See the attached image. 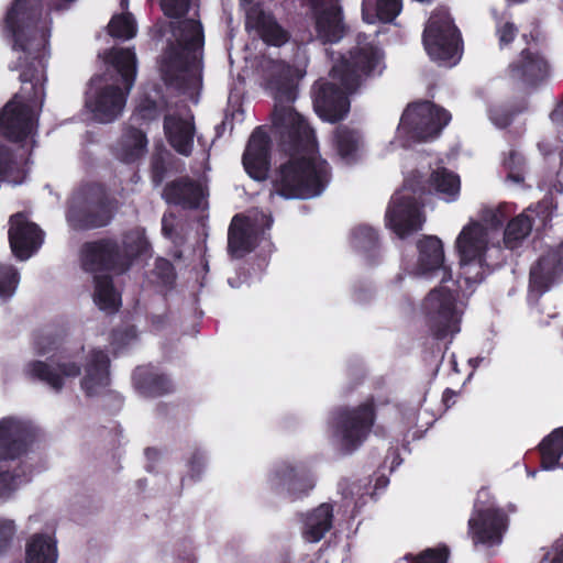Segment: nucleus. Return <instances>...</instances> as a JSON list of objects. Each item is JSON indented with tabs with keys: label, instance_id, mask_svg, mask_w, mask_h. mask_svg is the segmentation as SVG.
I'll list each match as a JSON object with an SVG mask.
<instances>
[{
	"label": "nucleus",
	"instance_id": "1",
	"mask_svg": "<svg viewBox=\"0 0 563 563\" xmlns=\"http://www.w3.org/2000/svg\"><path fill=\"white\" fill-rule=\"evenodd\" d=\"M273 125L279 131L280 144L290 158L275 172L274 191L285 199H311L328 187L330 164L318 153L314 131L290 106H276Z\"/></svg>",
	"mask_w": 563,
	"mask_h": 563
},
{
	"label": "nucleus",
	"instance_id": "2",
	"mask_svg": "<svg viewBox=\"0 0 563 563\" xmlns=\"http://www.w3.org/2000/svg\"><path fill=\"white\" fill-rule=\"evenodd\" d=\"M42 0H14L5 15V26L11 32L14 48L25 53L31 59L20 73L22 84L31 85L29 100L43 102L42 85L44 65L43 57L48 44L49 30L42 21Z\"/></svg>",
	"mask_w": 563,
	"mask_h": 563
},
{
	"label": "nucleus",
	"instance_id": "3",
	"mask_svg": "<svg viewBox=\"0 0 563 563\" xmlns=\"http://www.w3.org/2000/svg\"><path fill=\"white\" fill-rule=\"evenodd\" d=\"M378 62V51L372 45L355 47L347 56H342L333 65L331 76L343 88L330 81H317L314 85L313 107L319 118L330 123L343 120L350 111L349 95L372 75Z\"/></svg>",
	"mask_w": 563,
	"mask_h": 563
},
{
	"label": "nucleus",
	"instance_id": "4",
	"mask_svg": "<svg viewBox=\"0 0 563 563\" xmlns=\"http://www.w3.org/2000/svg\"><path fill=\"white\" fill-rule=\"evenodd\" d=\"M118 211V200L100 181L82 183L71 195L66 220L75 231H90L108 227Z\"/></svg>",
	"mask_w": 563,
	"mask_h": 563
},
{
	"label": "nucleus",
	"instance_id": "5",
	"mask_svg": "<svg viewBox=\"0 0 563 563\" xmlns=\"http://www.w3.org/2000/svg\"><path fill=\"white\" fill-rule=\"evenodd\" d=\"M377 419L374 397L357 406H339L329 416L331 438L342 455L356 452L368 439Z\"/></svg>",
	"mask_w": 563,
	"mask_h": 563
},
{
	"label": "nucleus",
	"instance_id": "6",
	"mask_svg": "<svg viewBox=\"0 0 563 563\" xmlns=\"http://www.w3.org/2000/svg\"><path fill=\"white\" fill-rule=\"evenodd\" d=\"M110 63L119 74L123 88L107 85L86 100L87 108L101 123L113 122L122 113L136 77V55L132 48L113 51Z\"/></svg>",
	"mask_w": 563,
	"mask_h": 563
},
{
	"label": "nucleus",
	"instance_id": "7",
	"mask_svg": "<svg viewBox=\"0 0 563 563\" xmlns=\"http://www.w3.org/2000/svg\"><path fill=\"white\" fill-rule=\"evenodd\" d=\"M426 194L422 176L417 172L405 180L404 188L397 191L387 207L385 221L398 238L408 235L422 229L424 218L416 195Z\"/></svg>",
	"mask_w": 563,
	"mask_h": 563
},
{
	"label": "nucleus",
	"instance_id": "8",
	"mask_svg": "<svg viewBox=\"0 0 563 563\" xmlns=\"http://www.w3.org/2000/svg\"><path fill=\"white\" fill-rule=\"evenodd\" d=\"M457 290L445 286L432 289L422 302L426 325L437 341L460 332L461 313L457 310Z\"/></svg>",
	"mask_w": 563,
	"mask_h": 563
},
{
	"label": "nucleus",
	"instance_id": "9",
	"mask_svg": "<svg viewBox=\"0 0 563 563\" xmlns=\"http://www.w3.org/2000/svg\"><path fill=\"white\" fill-rule=\"evenodd\" d=\"M36 438L35 428L14 417L0 419V461L15 460L27 452ZM16 475L0 470V495L15 489Z\"/></svg>",
	"mask_w": 563,
	"mask_h": 563
},
{
	"label": "nucleus",
	"instance_id": "10",
	"mask_svg": "<svg viewBox=\"0 0 563 563\" xmlns=\"http://www.w3.org/2000/svg\"><path fill=\"white\" fill-rule=\"evenodd\" d=\"M422 43L432 60L451 62L462 49V35L448 11L435 10L422 33Z\"/></svg>",
	"mask_w": 563,
	"mask_h": 563
},
{
	"label": "nucleus",
	"instance_id": "11",
	"mask_svg": "<svg viewBox=\"0 0 563 563\" xmlns=\"http://www.w3.org/2000/svg\"><path fill=\"white\" fill-rule=\"evenodd\" d=\"M450 120L448 110L426 100L408 104L399 128L412 140L423 142L437 137Z\"/></svg>",
	"mask_w": 563,
	"mask_h": 563
},
{
	"label": "nucleus",
	"instance_id": "12",
	"mask_svg": "<svg viewBox=\"0 0 563 563\" xmlns=\"http://www.w3.org/2000/svg\"><path fill=\"white\" fill-rule=\"evenodd\" d=\"M23 372L29 379L44 383L59 393L64 388L65 378H76L81 374V364L60 352L46 361H30Z\"/></svg>",
	"mask_w": 563,
	"mask_h": 563
},
{
	"label": "nucleus",
	"instance_id": "13",
	"mask_svg": "<svg viewBox=\"0 0 563 563\" xmlns=\"http://www.w3.org/2000/svg\"><path fill=\"white\" fill-rule=\"evenodd\" d=\"M119 241L115 238H100L85 242L80 249L81 267L87 273L98 274L106 272L125 273L123 271Z\"/></svg>",
	"mask_w": 563,
	"mask_h": 563
},
{
	"label": "nucleus",
	"instance_id": "14",
	"mask_svg": "<svg viewBox=\"0 0 563 563\" xmlns=\"http://www.w3.org/2000/svg\"><path fill=\"white\" fill-rule=\"evenodd\" d=\"M269 484L277 494H286L290 501L302 498L314 487V481L309 468L300 464L283 461L275 465Z\"/></svg>",
	"mask_w": 563,
	"mask_h": 563
},
{
	"label": "nucleus",
	"instance_id": "15",
	"mask_svg": "<svg viewBox=\"0 0 563 563\" xmlns=\"http://www.w3.org/2000/svg\"><path fill=\"white\" fill-rule=\"evenodd\" d=\"M456 249L464 275L470 274L473 264L483 268L487 250V235L483 227L476 222L464 227L456 239ZM483 278V273L477 272L473 277L466 276L465 280L466 283H479Z\"/></svg>",
	"mask_w": 563,
	"mask_h": 563
},
{
	"label": "nucleus",
	"instance_id": "16",
	"mask_svg": "<svg viewBox=\"0 0 563 563\" xmlns=\"http://www.w3.org/2000/svg\"><path fill=\"white\" fill-rule=\"evenodd\" d=\"M510 80L522 88H537L550 75V65L539 52L523 48L507 67Z\"/></svg>",
	"mask_w": 563,
	"mask_h": 563
},
{
	"label": "nucleus",
	"instance_id": "17",
	"mask_svg": "<svg viewBox=\"0 0 563 563\" xmlns=\"http://www.w3.org/2000/svg\"><path fill=\"white\" fill-rule=\"evenodd\" d=\"M9 243L13 255L25 261L35 253L43 243V231L37 224L29 221L23 212H16L9 220Z\"/></svg>",
	"mask_w": 563,
	"mask_h": 563
},
{
	"label": "nucleus",
	"instance_id": "18",
	"mask_svg": "<svg viewBox=\"0 0 563 563\" xmlns=\"http://www.w3.org/2000/svg\"><path fill=\"white\" fill-rule=\"evenodd\" d=\"M271 158V136L264 126H256L242 156L244 169L254 180L263 181L268 176Z\"/></svg>",
	"mask_w": 563,
	"mask_h": 563
},
{
	"label": "nucleus",
	"instance_id": "19",
	"mask_svg": "<svg viewBox=\"0 0 563 563\" xmlns=\"http://www.w3.org/2000/svg\"><path fill=\"white\" fill-rule=\"evenodd\" d=\"M508 517L504 510L484 508L475 512L468 520V529L475 544H499L507 529Z\"/></svg>",
	"mask_w": 563,
	"mask_h": 563
},
{
	"label": "nucleus",
	"instance_id": "20",
	"mask_svg": "<svg viewBox=\"0 0 563 563\" xmlns=\"http://www.w3.org/2000/svg\"><path fill=\"white\" fill-rule=\"evenodd\" d=\"M33 129L31 108L22 102L9 101L0 111V136L10 142L25 141Z\"/></svg>",
	"mask_w": 563,
	"mask_h": 563
},
{
	"label": "nucleus",
	"instance_id": "21",
	"mask_svg": "<svg viewBox=\"0 0 563 563\" xmlns=\"http://www.w3.org/2000/svg\"><path fill=\"white\" fill-rule=\"evenodd\" d=\"M260 230L246 216L235 214L228 230V252L233 258H243L258 245Z\"/></svg>",
	"mask_w": 563,
	"mask_h": 563
},
{
	"label": "nucleus",
	"instance_id": "22",
	"mask_svg": "<svg viewBox=\"0 0 563 563\" xmlns=\"http://www.w3.org/2000/svg\"><path fill=\"white\" fill-rule=\"evenodd\" d=\"M563 273V250H550L530 268L529 287L540 295L544 294Z\"/></svg>",
	"mask_w": 563,
	"mask_h": 563
},
{
	"label": "nucleus",
	"instance_id": "23",
	"mask_svg": "<svg viewBox=\"0 0 563 563\" xmlns=\"http://www.w3.org/2000/svg\"><path fill=\"white\" fill-rule=\"evenodd\" d=\"M163 130L170 147L183 156H190L194 151L196 126L194 118L186 119L177 113L164 115Z\"/></svg>",
	"mask_w": 563,
	"mask_h": 563
},
{
	"label": "nucleus",
	"instance_id": "24",
	"mask_svg": "<svg viewBox=\"0 0 563 563\" xmlns=\"http://www.w3.org/2000/svg\"><path fill=\"white\" fill-rule=\"evenodd\" d=\"M132 382L134 388L148 398H158L175 391L172 378L152 364L137 366L133 371Z\"/></svg>",
	"mask_w": 563,
	"mask_h": 563
},
{
	"label": "nucleus",
	"instance_id": "25",
	"mask_svg": "<svg viewBox=\"0 0 563 563\" xmlns=\"http://www.w3.org/2000/svg\"><path fill=\"white\" fill-rule=\"evenodd\" d=\"M111 361L107 352L92 349L85 364V375L80 380V387L87 397L97 396L99 389L110 385Z\"/></svg>",
	"mask_w": 563,
	"mask_h": 563
},
{
	"label": "nucleus",
	"instance_id": "26",
	"mask_svg": "<svg viewBox=\"0 0 563 563\" xmlns=\"http://www.w3.org/2000/svg\"><path fill=\"white\" fill-rule=\"evenodd\" d=\"M162 197L168 205L179 206L184 209H197L203 198V191L196 180L183 176L167 183Z\"/></svg>",
	"mask_w": 563,
	"mask_h": 563
},
{
	"label": "nucleus",
	"instance_id": "27",
	"mask_svg": "<svg viewBox=\"0 0 563 563\" xmlns=\"http://www.w3.org/2000/svg\"><path fill=\"white\" fill-rule=\"evenodd\" d=\"M198 62L197 53L183 49L178 45L169 44L165 51L162 65L163 78L167 84L183 87L185 74Z\"/></svg>",
	"mask_w": 563,
	"mask_h": 563
},
{
	"label": "nucleus",
	"instance_id": "28",
	"mask_svg": "<svg viewBox=\"0 0 563 563\" xmlns=\"http://www.w3.org/2000/svg\"><path fill=\"white\" fill-rule=\"evenodd\" d=\"M419 252L418 266L423 273L438 269L443 272L441 283L452 278L451 269L444 265V250L442 241L435 235H426L417 242Z\"/></svg>",
	"mask_w": 563,
	"mask_h": 563
},
{
	"label": "nucleus",
	"instance_id": "29",
	"mask_svg": "<svg viewBox=\"0 0 563 563\" xmlns=\"http://www.w3.org/2000/svg\"><path fill=\"white\" fill-rule=\"evenodd\" d=\"M312 18L317 34L322 42L336 43L344 36L343 11L338 2L330 3Z\"/></svg>",
	"mask_w": 563,
	"mask_h": 563
},
{
	"label": "nucleus",
	"instance_id": "30",
	"mask_svg": "<svg viewBox=\"0 0 563 563\" xmlns=\"http://www.w3.org/2000/svg\"><path fill=\"white\" fill-rule=\"evenodd\" d=\"M92 299L95 305L108 314H114L120 310L122 306V297L117 290L111 275H93Z\"/></svg>",
	"mask_w": 563,
	"mask_h": 563
},
{
	"label": "nucleus",
	"instance_id": "31",
	"mask_svg": "<svg viewBox=\"0 0 563 563\" xmlns=\"http://www.w3.org/2000/svg\"><path fill=\"white\" fill-rule=\"evenodd\" d=\"M333 526V506L323 503L310 511L305 521L302 536L309 542H319Z\"/></svg>",
	"mask_w": 563,
	"mask_h": 563
},
{
	"label": "nucleus",
	"instance_id": "32",
	"mask_svg": "<svg viewBox=\"0 0 563 563\" xmlns=\"http://www.w3.org/2000/svg\"><path fill=\"white\" fill-rule=\"evenodd\" d=\"M363 144V137L357 129L339 124L332 135V145L336 154L346 163H354Z\"/></svg>",
	"mask_w": 563,
	"mask_h": 563
},
{
	"label": "nucleus",
	"instance_id": "33",
	"mask_svg": "<svg viewBox=\"0 0 563 563\" xmlns=\"http://www.w3.org/2000/svg\"><path fill=\"white\" fill-rule=\"evenodd\" d=\"M170 29L177 45L188 52L201 51L205 43L203 29L200 21L184 19L170 23Z\"/></svg>",
	"mask_w": 563,
	"mask_h": 563
},
{
	"label": "nucleus",
	"instance_id": "34",
	"mask_svg": "<svg viewBox=\"0 0 563 563\" xmlns=\"http://www.w3.org/2000/svg\"><path fill=\"white\" fill-rule=\"evenodd\" d=\"M247 18L254 22V26L266 44L280 46L288 41V32L276 21L274 15L267 14L263 10H251Z\"/></svg>",
	"mask_w": 563,
	"mask_h": 563
},
{
	"label": "nucleus",
	"instance_id": "35",
	"mask_svg": "<svg viewBox=\"0 0 563 563\" xmlns=\"http://www.w3.org/2000/svg\"><path fill=\"white\" fill-rule=\"evenodd\" d=\"M147 144L145 132L135 126H129L121 136L118 157L126 164L135 163L145 154Z\"/></svg>",
	"mask_w": 563,
	"mask_h": 563
},
{
	"label": "nucleus",
	"instance_id": "36",
	"mask_svg": "<svg viewBox=\"0 0 563 563\" xmlns=\"http://www.w3.org/2000/svg\"><path fill=\"white\" fill-rule=\"evenodd\" d=\"M56 541L47 534L35 533L26 543L25 563H56Z\"/></svg>",
	"mask_w": 563,
	"mask_h": 563
},
{
	"label": "nucleus",
	"instance_id": "37",
	"mask_svg": "<svg viewBox=\"0 0 563 563\" xmlns=\"http://www.w3.org/2000/svg\"><path fill=\"white\" fill-rule=\"evenodd\" d=\"M540 464L543 470L550 471L558 466L563 468V427L554 429L539 444Z\"/></svg>",
	"mask_w": 563,
	"mask_h": 563
},
{
	"label": "nucleus",
	"instance_id": "38",
	"mask_svg": "<svg viewBox=\"0 0 563 563\" xmlns=\"http://www.w3.org/2000/svg\"><path fill=\"white\" fill-rule=\"evenodd\" d=\"M534 219L527 211L508 220L504 229V245L508 250H516L532 231Z\"/></svg>",
	"mask_w": 563,
	"mask_h": 563
},
{
	"label": "nucleus",
	"instance_id": "39",
	"mask_svg": "<svg viewBox=\"0 0 563 563\" xmlns=\"http://www.w3.org/2000/svg\"><path fill=\"white\" fill-rule=\"evenodd\" d=\"M151 250V244L146 236L139 231H130L123 234L122 243L119 242V253L122 258L123 271H129L133 262L146 255Z\"/></svg>",
	"mask_w": 563,
	"mask_h": 563
},
{
	"label": "nucleus",
	"instance_id": "40",
	"mask_svg": "<svg viewBox=\"0 0 563 563\" xmlns=\"http://www.w3.org/2000/svg\"><path fill=\"white\" fill-rule=\"evenodd\" d=\"M433 189L444 196L449 202L455 201L460 195L461 180L457 174L445 167H440L430 174L428 179Z\"/></svg>",
	"mask_w": 563,
	"mask_h": 563
},
{
	"label": "nucleus",
	"instance_id": "41",
	"mask_svg": "<svg viewBox=\"0 0 563 563\" xmlns=\"http://www.w3.org/2000/svg\"><path fill=\"white\" fill-rule=\"evenodd\" d=\"M275 99L279 103H292L298 95V85L290 67L283 68L273 76Z\"/></svg>",
	"mask_w": 563,
	"mask_h": 563
},
{
	"label": "nucleus",
	"instance_id": "42",
	"mask_svg": "<svg viewBox=\"0 0 563 563\" xmlns=\"http://www.w3.org/2000/svg\"><path fill=\"white\" fill-rule=\"evenodd\" d=\"M0 178L13 184H21L25 178V172L16 162L13 151L1 142Z\"/></svg>",
	"mask_w": 563,
	"mask_h": 563
},
{
	"label": "nucleus",
	"instance_id": "43",
	"mask_svg": "<svg viewBox=\"0 0 563 563\" xmlns=\"http://www.w3.org/2000/svg\"><path fill=\"white\" fill-rule=\"evenodd\" d=\"M351 244L358 252L374 255L379 246L378 232L372 227L358 225L352 231Z\"/></svg>",
	"mask_w": 563,
	"mask_h": 563
},
{
	"label": "nucleus",
	"instance_id": "44",
	"mask_svg": "<svg viewBox=\"0 0 563 563\" xmlns=\"http://www.w3.org/2000/svg\"><path fill=\"white\" fill-rule=\"evenodd\" d=\"M136 31V22L131 12L114 14L108 24V33L114 38L131 40Z\"/></svg>",
	"mask_w": 563,
	"mask_h": 563
},
{
	"label": "nucleus",
	"instance_id": "45",
	"mask_svg": "<svg viewBox=\"0 0 563 563\" xmlns=\"http://www.w3.org/2000/svg\"><path fill=\"white\" fill-rule=\"evenodd\" d=\"M168 104L165 99L157 101L150 96H144L137 103L133 118L141 122H152L157 120L164 111H167Z\"/></svg>",
	"mask_w": 563,
	"mask_h": 563
},
{
	"label": "nucleus",
	"instance_id": "46",
	"mask_svg": "<svg viewBox=\"0 0 563 563\" xmlns=\"http://www.w3.org/2000/svg\"><path fill=\"white\" fill-rule=\"evenodd\" d=\"M514 207L509 203H500L496 208H485L481 212V220L492 229L498 230L504 227L509 217L514 213Z\"/></svg>",
	"mask_w": 563,
	"mask_h": 563
},
{
	"label": "nucleus",
	"instance_id": "47",
	"mask_svg": "<svg viewBox=\"0 0 563 563\" xmlns=\"http://www.w3.org/2000/svg\"><path fill=\"white\" fill-rule=\"evenodd\" d=\"M504 167L507 170V178L516 184L525 180L527 161L522 153L512 148L504 158Z\"/></svg>",
	"mask_w": 563,
	"mask_h": 563
},
{
	"label": "nucleus",
	"instance_id": "48",
	"mask_svg": "<svg viewBox=\"0 0 563 563\" xmlns=\"http://www.w3.org/2000/svg\"><path fill=\"white\" fill-rule=\"evenodd\" d=\"M153 276L157 285L162 286L166 290H170L175 287L176 284V269L174 264L164 257H157L154 263V268L152 271Z\"/></svg>",
	"mask_w": 563,
	"mask_h": 563
},
{
	"label": "nucleus",
	"instance_id": "49",
	"mask_svg": "<svg viewBox=\"0 0 563 563\" xmlns=\"http://www.w3.org/2000/svg\"><path fill=\"white\" fill-rule=\"evenodd\" d=\"M450 549L445 544L428 548L418 554L407 553L404 556L408 563H448Z\"/></svg>",
	"mask_w": 563,
	"mask_h": 563
},
{
	"label": "nucleus",
	"instance_id": "50",
	"mask_svg": "<svg viewBox=\"0 0 563 563\" xmlns=\"http://www.w3.org/2000/svg\"><path fill=\"white\" fill-rule=\"evenodd\" d=\"M20 282V274L13 265L0 263V297L8 300L14 294Z\"/></svg>",
	"mask_w": 563,
	"mask_h": 563
},
{
	"label": "nucleus",
	"instance_id": "51",
	"mask_svg": "<svg viewBox=\"0 0 563 563\" xmlns=\"http://www.w3.org/2000/svg\"><path fill=\"white\" fill-rule=\"evenodd\" d=\"M373 0H364V5ZM402 0H375L376 18L383 23H391L401 12Z\"/></svg>",
	"mask_w": 563,
	"mask_h": 563
},
{
	"label": "nucleus",
	"instance_id": "52",
	"mask_svg": "<svg viewBox=\"0 0 563 563\" xmlns=\"http://www.w3.org/2000/svg\"><path fill=\"white\" fill-rule=\"evenodd\" d=\"M151 180L155 187L163 184L168 173V163L164 153H154L150 164Z\"/></svg>",
	"mask_w": 563,
	"mask_h": 563
},
{
	"label": "nucleus",
	"instance_id": "53",
	"mask_svg": "<svg viewBox=\"0 0 563 563\" xmlns=\"http://www.w3.org/2000/svg\"><path fill=\"white\" fill-rule=\"evenodd\" d=\"M495 34L498 38L499 47L503 48L515 41L518 34V27L514 22L503 21V19L499 18L496 23Z\"/></svg>",
	"mask_w": 563,
	"mask_h": 563
},
{
	"label": "nucleus",
	"instance_id": "54",
	"mask_svg": "<svg viewBox=\"0 0 563 563\" xmlns=\"http://www.w3.org/2000/svg\"><path fill=\"white\" fill-rule=\"evenodd\" d=\"M190 1L191 0H161V8L167 18L179 19L188 13Z\"/></svg>",
	"mask_w": 563,
	"mask_h": 563
},
{
	"label": "nucleus",
	"instance_id": "55",
	"mask_svg": "<svg viewBox=\"0 0 563 563\" xmlns=\"http://www.w3.org/2000/svg\"><path fill=\"white\" fill-rule=\"evenodd\" d=\"M187 466L190 478L199 479L206 466L205 454L199 449H195L187 461Z\"/></svg>",
	"mask_w": 563,
	"mask_h": 563
},
{
	"label": "nucleus",
	"instance_id": "56",
	"mask_svg": "<svg viewBox=\"0 0 563 563\" xmlns=\"http://www.w3.org/2000/svg\"><path fill=\"white\" fill-rule=\"evenodd\" d=\"M15 532V527L12 520H2L0 521V556L7 552L9 549L13 536Z\"/></svg>",
	"mask_w": 563,
	"mask_h": 563
},
{
	"label": "nucleus",
	"instance_id": "57",
	"mask_svg": "<svg viewBox=\"0 0 563 563\" xmlns=\"http://www.w3.org/2000/svg\"><path fill=\"white\" fill-rule=\"evenodd\" d=\"M492 122L499 129L508 128L514 121V113L507 109H494L489 112Z\"/></svg>",
	"mask_w": 563,
	"mask_h": 563
},
{
	"label": "nucleus",
	"instance_id": "58",
	"mask_svg": "<svg viewBox=\"0 0 563 563\" xmlns=\"http://www.w3.org/2000/svg\"><path fill=\"white\" fill-rule=\"evenodd\" d=\"M301 9H306L312 16L325 9L330 3L339 0H297Z\"/></svg>",
	"mask_w": 563,
	"mask_h": 563
},
{
	"label": "nucleus",
	"instance_id": "59",
	"mask_svg": "<svg viewBox=\"0 0 563 563\" xmlns=\"http://www.w3.org/2000/svg\"><path fill=\"white\" fill-rule=\"evenodd\" d=\"M175 232V227L172 222H169L166 216L162 219V233L164 236L172 239Z\"/></svg>",
	"mask_w": 563,
	"mask_h": 563
},
{
	"label": "nucleus",
	"instance_id": "60",
	"mask_svg": "<svg viewBox=\"0 0 563 563\" xmlns=\"http://www.w3.org/2000/svg\"><path fill=\"white\" fill-rule=\"evenodd\" d=\"M455 395L456 394L454 390L446 388L443 391V396H442L443 402L449 407V402L455 397Z\"/></svg>",
	"mask_w": 563,
	"mask_h": 563
},
{
	"label": "nucleus",
	"instance_id": "61",
	"mask_svg": "<svg viewBox=\"0 0 563 563\" xmlns=\"http://www.w3.org/2000/svg\"><path fill=\"white\" fill-rule=\"evenodd\" d=\"M262 220L264 221V227L266 229H271L272 224H273V218L272 216H267V214H262Z\"/></svg>",
	"mask_w": 563,
	"mask_h": 563
},
{
	"label": "nucleus",
	"instance_id": "62",
	"mask_svg": "<svg viewBox=\"0 0 563 563\" xmlns=\"http://www.w3.org/2000/svg\"><path fill=\"white\" fill-rule=\"evenodd\" d=\"M551 563H563V550L555 554Z\"/></svg>",
	"mask_w": 563,
	"mask_h": 563
},
{
	"label": "nucleus",
	"instance_id": "63",
	"mask_svg": "<svg viewBox=\"0 0 563 563\" xmlns=\"http://www.w3.org/2000/svg\"><path fill=\"white\" fill-rule=\"evenodd\" d=\"M37 344H38V351H37V353H38L40 355H44L45 353H47V352H48V350H49V349H47V347H45V346H41V343H40V342H38Z\"/></svg>",
	"mask_w": 563,
	"mask_h": 563
},
{
	"label": "nucleus",
	"instance_id": "64",
	"mask_svg": "<svg viewBox=\"0 0 563 563\" xmlns=\"http://www.w3.org/2000/svg\"><path fill=\"white\" fill-rule=\"evenodd\" d=\"M437 347V355H439L441 358L443 357L444 352L442 351L439 343L435 344Z\"/></svg>",
	"mask_w": 563,
	"mask_h": 563
}]
</instances>
